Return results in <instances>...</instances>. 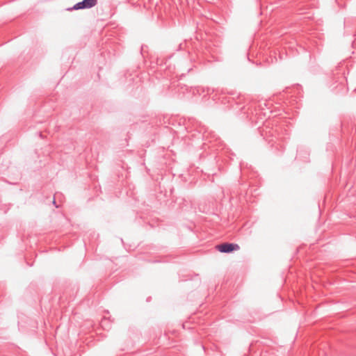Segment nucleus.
<instances>
[{
  "instance_id": "obj_1",
  "label": "nucleus",
  "mask_w": 356,
  "mask_h": 356,
  "mask_svg": "<svg viewBox=\"0 0 356 356\" xmlns=\"http://www.w3.org/2000/svg\"><path fill=\"white\" fill-rule=\"evenodd\" d=\"M97 4V0H83L82 1L76 3L70 10H80L91 8Z\"/></svg>"
},
{
  "instance_id": "obj_2",
  "label": "nucleus",
  "mask_w": 356,
  "mask_h": 356,
  "mask_svg": "<svg viewBox=\"0 0 356 356\" xmlns=\"http://www.w3.org/2000/svg\"><path fill=\"white\" fill-rule=\"evenodd\" d=\"M216 248L220 252L229 253L234 250H239V245L236 243H225L216 246Z\"/></svg>"
},
{
  "instance_id": "obj_3",
  "label": "nucleus",
  "mask_w": 356,
  "mask_h": 356,
  "mask_svg": "<svg viewBox=\"0 0 356 356\" xmlns=\"http://www.w3.org/2000/svg\"><path fill=\"white\" fill-rule=\"evenodd\" d=\"M53 203H54V205H56V207H58V206L56 204L55 198L54 199Z\"/></svg>"
},
{
  "instance_id": "obj_4",
  "label": "nucleus",
  "mask_w": 356,
  "mask_h": 356,
  "mask_svg": "<svg viewBox=\"0 0 356 356\" xmlns=\"http://www.w3.org/2000/svg\"><path fill=\"white\" fill-rule=\"evenodd\" d=\"M39 136H40V138H42V133H40V134H39Z\"/></svg>"
}]
</instances>
